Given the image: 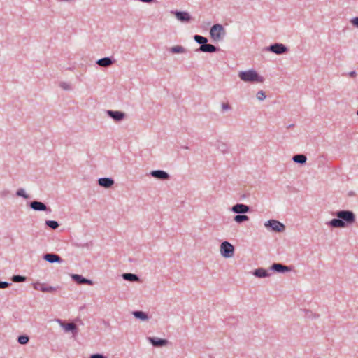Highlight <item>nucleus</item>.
Segmentation results:
<instances>
[{
    "label": "nucleus",
    "instance_id": "obj_16",
    "mask_svg": "<svg viewBox=\"0 0 358 358\" xmlns=\"http://www.w3.org/2000/svg\"><path fill=\"white\" fill-rule=\"evenodd\" d=\"M58 323H59L60 326L64 329L66 332H72L73 334H77L78 327L75 324L68 323L65 324L60 319H57L56 320Z\"/></svg>",
    "mask_w": 358,
    "mask_h": 358
},
{
    "label": "nucleus",
    "instance_id": "obj_36",
    "mask_svg": "<svg viewBox=\"0 0 358 358\" xmlns=\"http://www.w3.org/2000/svg\"><path fill=\"white\" fill-rule=\"evenodd\" d=\"M306 317H309V318L316 319V318L319 317V315L318 314H315V313H313L312 312L308 311L307 313V314H306Z\"/></svg>",
    "mask_w": 358,
    "mask_h": 358
},
{
    "label": "nucleus",
    "instance_id": "obj_6",
    "mask_svg": "<svg viewBox=\"0 0 358 358\" xmlns=\"http://www.w3.org/2000/svg\"><path fill=\"white\" fill-rule=\"evenodd\" d=\"M265 50L273 52L276 55H282L287 53L289 49L282 43H275L265 48Z\"/></svg>",
    "mask_w": 358,
    "mask_h": 358
},
{
    "label": "nucleus",
    "instance_id": "obj_24",
    "mask_svg": "<svg viewBox=\"0 0 358 358\" xmlns=\"http://www.w3.org/2000/svg\"><path fill=\"white\" fill-rule=\"evenodd\" d=\"M122 277L124 280L127 281L136 282L139 280V277L134 273H124L122 275Z\"/></svg>",
    "mask_w": 358,
    "mask_h": 358
},
{
    "label": "nucleus",
    "instance_id": "obj_22",
    "mask_svg": "<svg viewBox=\"0 0 358 358\" xmlns=\"http://www.w3.org/2000/svg\"><path fill=\"white\" fill-rule=\"evenodd\" d=\"M132 315L136 319L141 321H146L149 318L148 313L142 310H134L132 312Z\"/></svg>",
    "mask_w": 358,
    "mask_h": 358
},
{
    "label": "nucleus",
    "instance_id": "obj_20",
    "mask_svg": "<svg viewBox=\"0 0 358 358\" xmlns=\"http://www.w3.org/2000/svg\"><path fill=\"white\" fill-rule=\"evenodd\" d=\"M115 60L111 57H106L98 59L96 63L102 67H108L114 64Z\"/></svg>",
    "mask_w": 358,
    "mask_h": 358
},
{
    "label": "nucleus",
    "instance_id": "obj_15",
    "mask_svg": "<svg viewBox=\"0 0 358 358\" xmlns=\"http://www.w3.org/2000/svg\"><path fill=\"white\" fill-rule=\"evenodd\" d=\"M34 288L36 290H39L42 292H54L57 290V288L52 286L47 285L44 283L36 282L33 285Z\"/></svg>",
    "mask_w": 358,
    "mask_h": 358
},
{
    "label": "nucleus",
    "instance_id": "obj_12",
    "mask_svg": "<svg viewBox=\"0 0 358 358\" xmlns=\"http://www.w3.org/2000/svg\"><path fill=\"white\" fill-rule=\"evenodd\" d=\"M43 259L51 264H62L64 262L63 259L59 255L55 253H46L43 256Z\"/></svg>",
    "mask_w": 358,
    "mask_h": 358
},
{
    "label": "nucleus",
    "instance_id": "obj_14",
    "mask_svg": "<svg viewBox=\"0 0 358 358\" xmlns=\"http://www.w3.org/2000/svg\"><path fill=\"white\" fill-rule=\"evenodd\" d=\"M270 269L274 272L280 273H284L285 272H289L292 271V268L288 266H285L284 264H280V263H274L273 264Z\"/></svg>",
    "mask_w": 358,
    "mask_h": 358
},
{
    "label": "nucleus",
    "instance_id": "obj_18",
    "mask_svg": "<svg viewBox=\"0 0 358 358\" xmlns=\"http://www.w3.org/2000/svg\"><path fill=\"white\" fill-rule=\"evenodd\" d=\"M218 50H219V48H217L212 44H208V43H206L203 45H200V47L196 51L213 53V52H216Z\"/></svg>",
    "mask_w": 358,
    "mask_h": 358
},
{
    "label": "nucleus",
    "instance_id": "obj_5",
    "mask_svg": "<svg viewBox=\"0 0 358 358\" xmlns=\"http://www.w3.org/2000/svg\"><path fill=\"white\" fill-rule=\"evenodd\" d=\"M234 247L229 242L225 241L220 245V254L224 258H230L234 254Z\"/></svg>",
    "mask_w": 358,
    "mask_h": 358
},
{
    "label": "nucleus",
    "instance_id": "obj_3",
    "mask_svg": "<svg viewBox=\"0 0 358 358\" xmlns=\"http://www.w3.org/2000/svg\"><path fill=\"white\" fill-rule=\"evenodd\" d=\"M225 31L224 27L220 24L213 25L210 29V37L215 41L222 40Z\"/></svg>",
    "mask_w": 358,
    "mask_h": 358
},
{
    "label": "nucleus",
    "instance_id": "obj_38",
    "mask_svg": "<svg viewBox=\"0 0 358 358\" xmlns=\"http://www.w3.org/2000/svg\"><path fill=\"white\" fill-rule=\"evenodd\" d=\"M350 22L354 27L358 28V17H355L351 19Z\"/></svg>",
    "mask_w": 358,
    "mask_h": 358
},
{
    "label": "nucleus",
    "instance_id": "obj_27",
    "mask_svg": "<svg viewBox=\"0 0 358 358\" xmlns=\"http://www.w3.org/2000/svg\"><path fill=\"white\" fill-rule=\"evenodd\" d=\"M194 39L197 43L200 44L201 45H205L208 41L206 37L198 34L194 36Z\"/></svg>",
    "mask_w": 358,
    "mask_h": 358
},
{
    "label": "nucleus",
    "instance_id": "obj_30",
    "mask_svg": "<svg viewBox=\"0 0 358 358\" xmlns=\"http://www.w3.org/2000/svg\"><path fill=\"white\" fill-rule=\"evenodd\" d=\"M27 278L20 275H14L11 278V280L14 282H22L26 281Z\"/></svg>",
    "mask_w": 358,
    "mask_h": 358
},
{
    "label": "nucleus",
    "instance_id": "obj_19",
    "mask_svg": "<svg viewBox=\"0 0 358 358\" xmlns=\"http://www.w3.org/2000/svg\"><path fill=\"white\" fill-rule=\"evenodd\" d=\"M115 183L114 180L112 178H101L98 179V184L99 186L104 188H110Z\"/></svg>",
    "mask_w": 358,
    "mask_h": 358
},
{
    "label": "nucleus",
    "instance_id": "obj_10",
    "mask_svg": "<svg viewBox=\"0 0 358 358\" xmlns=\"http://www.w3.org/2000/svg\"><path fill=\"white\" fill-rule=\"evenodd\" d=\"M150 175L160 180H167L171 178L170 175L164 170H153L150 172Z\"/></svg>",
    "mask_w": 358,
    "mask_h": 358
},
{
    "label": "nucleus",
    "instance_id": "obj_28",
    "mask_svg": "<svg viewBox=\"0 0 358 358\" xmlns=\"http://www.w3.org/2000/svg\"><path fill=\"white\" fill-rule=\"evenodd\" d=\"M17 341L21 345H26L29 341V336L26 334L20 335Z\"/></svg>",
    "mask_w": 358,
    "mask_h": 358
},
{
    "label": "nucleus",
    "instance_id": "obj_29",
    "mask_svg": "<svg viewBox=\"0 0 358 358\" xmlns=\"http://www.w3.org/2000/svg\"><path fill=\"white\" fill-rule=\"evenodd\" d=\"M45 225L54 230L57 229L59 226L58 222L55 220H46Z\"/></svg>",
    "mask_w": 358,
    "mask_h": 358
},
{
    "label": "nucleus",
    "instance_id": "obj_21",
    "mask_svg": "<svg viewBox=\"0 0 358 358\" xmlns=\"http://www.w3.org/2000/svg\"><path fill=\"white\" fill-rule=\"evenodd\" d=\"M252 274L258 278H266L271 275V273L266 269L263 268H258L255 269L252 271Z\"/></svg>",
    "mask_w": 358,
    "mask_h": 358
},
{
    "label": "nucleus",
    "instance_id": "obj_25",
    "mask_svg": "<svg viewBox=\"0 0 358 358\" xmlns=\"http://www.w3.org/2000/svg\"><path fill=\"white\" fill-rule=\"evenodd\" d=\"M169 51L173 54L186 53L187 50L182 45H176L170 48Z\"/></svg>",
    "mask_w": 358,
    "mask_h": 358
},
{
    "label": "nucleus",
    "instance_id": "obj_11",
    "mask_svg": "<svg viewBox=\"0 0 358 358\" xmlns=\"http://www.w3.org/2000/svg\"><path fill=\"white\" fill-rule=\"evenodd\" d=\"M71 278L72 280H73L78 285H92L94 284L92 280L85 278V277L79 274H71Z\"/></svg>",
    "mask_w": 358,
    "mask_h": 358
},
{
    "label": "nucleus",
    "instance_id": "obj_31",
    "mask_svg": "<svg viewBox=\"0 0 358 358\" xmlns=\"http://www.w3.org/2000/svg\"><path fill=\"white\" fill-rule=\"evenodd\" d=\"M16 195L17 196H20V197H22L24 199H29V195H28L26 192H25V190L22 188H20L17 190L16 192Z\"/></svg>",
    "mask_w": 358,
    "mask_h": 358
},
{
    "label": "nucleus",
    "instance_id": "obj_41",
    "mask_svg": "<svg viewBox=\"0 0 358 358\" xmlns=\"http://www.w3.org/2000/svg\"><path fill=\"white\" fill-rule=\"evenodd\" d=\"M294 127V124H292L288 125V126H287V128H288V129H289V128H292V127Z\"/></svg>",
    "mask_w": 358,
    "mask_h": 358
},
{
    "label": "nucleus",
    "instance_id": "obj_2",
    "mask_svg": "<svg viewBox=\"0 0 358 358\" xmlns=\"http://www.w3.org/2000/svg\"><path fill=\"white\" fill-rule=\"evenodd\" d=\"M238 77L246 83H263L264 80V78L254 69L240 71Z\"/></svg>",
    "mask_w": 358,
    "mask_h": 358
},
{
    "label": "nucleus",
    "instance_id": "obj_23",
    "mask_svg": "<svg viewBox=\"0 0 358 358\" xmlns=\"http://www.w3.org/2000/svg\"><path fill=\"white\" fill-rule=\"evenodd\" d=\"M292 160L297 164H304L307 161V157L303 154H297L294 155L292 157Z\"/></svg>",
    "mask_w": 358,
    "mask_h": 358
},
{
    "label": "nucleus",
    "instance_id": "obj_43",
    "mask_svg": "<svg viewBox=\"0 0 358 358\" xmlns=\"http://www.w3.org/2000/svg\"><path fill=\"white\" fill-rule=\"evenodd\" d=\"M357 115H358V110L357 111Z\"/></svg>",
    "mask_w": 358,
    "mask_h": 358
},
{
    "label": "nucleus",
    "instance_id": "obj_7",
    "mask_svg": "<svg viewBox=\"0 0 358 358\" xmlns=\"http://www.w3.org/2000/svg\"><path fill=\"white\" fill-rule=\"evenodd\" d=\"M171 13L173 14L178 21L182 23H189L192 20V17L187 11L171 10Z\"/></svg>",
    "mask_w": 358,
    "mask_h": 358
},
{
    "label": "nucleus",
    "instance_id": "obj_40",
    "mask_svg": "<svg viewBox=\"0 0 358 358\" xmlns=\"http://www.w3.org/2000/svg\"><path fill=\"white\" fill-rule=\"evenodd\" d=\"M357 75L356 71H352L349 73V76L352 78L355 77Z\"/></svg>",
    "mask_w": 358,
    "mask_h": 358
},
{
    "label": "nucleus",
    "instance_id": "obj_37",
    "mask_svg": "<svg viewBox=\"0 0 358 358\" xmlns=\"http://www.w3.org/2000/svg\"><path fill=\"white\" fill-rule=\"evenodd\" d=\"M90 358H107L105 355L100 353H95L90 355Z\"/></svg>",
    "mask_w": 358,
    "mask_h": 358
},
{
    "label": "nucleus",
    "instance_id": "obj_1",
    "mask_svg": "<svg viewBox=\"0 0 358 358\" xmlns=\"http://www.w3.org/2000/svg\"><path fill=\"white\" fill-rule=\"evenodd\" d=\"M336 218H333L326 223L332 228H345L355 222V214L348 210H337L332 213Z\"/></svg>",
    "mask_w": 358,
    "mask_h": 358
},
{
    "label": "nucleus",
    "instance_id": "obj_39",
    "mask_svg": "<svg viewBox=\"0 0 358 358\" xmlns=\"http://www.w3.org/2000/svg\"><path fill=\"white\" fill-rule=\"evenodd\" d=\"M222 108L223 110H230L231 109V106L228 103H223L222 104Z\"/></svg>",
    "mask_w": 358,
    "mask_h": 358
},
{
    "label": "nucleus",
    "instance_id": "obj_42",
    "mask_svg": "<svg viewBox=\"0 0 358 358\" xmlns=\"http://www.w3.org/2000/svg\"><path fill=\"white\" fill-rule=\"evenodd\" d=\"M185 149H188L189 148L187 146L184 147Z\"/></svg>",
    "mask_w": 358,
    "mask_h": 358
},
{
    "label": "nucleus",
    "instance_id": "obj_26",
    "mask_svg": "<svg viewBox=\"0 0 358 358\" xmlns=\"http://www.w3.org/2000/svg\"><path fill=\"white\" fill-rule=\"evenodd\" d=\"M234 220L237 223H242L249 220V217L244 214H238L234 217Z\"/></svg>",
    "mask_w": 358,
    "mask_h": 358
},
{
    "label": "nucleus",
    "instance_id": "obj_33",
    "mask_svg": "<svg viewBox=\"0 0 358 358\" xmlns=\"http://www.w3.org/2000/svg\"><path fill=\"white\" fill-rule=\"evenodd\" d=\"M59 87L64 90H72L71 85L69 83H66V82H61L59 83Z\"/></svg>",
    "mask_w": 358,
    "mask_h": 358
},
{
    "label": "nucleus",
    "instance_id": "obj_34",
    "mask_svg": "<svg viewBox=\"0 0 358 358\" xmlns=\"http://www.w3.org/2000/svg\"><path fill=\"white\" fill-rule=\"evenodd\" d=\"M256 96L257 99L259 101H264L266 97V94L263 90H259L257 92Z\"/></svg>",
    "mask_w": 358,
    "mask_h": 358
},
{
    "label": "nucleus",
    "instance_id": "obj_35",
    "mask_svg": "<svg viewBox=\"0 0 358 358\" xmlns=\"http://www.w3.org/2000/svg\"><path fill=\"white\" fill-rule=\"evenodd\" d=\"M11 285V283L5 282V281H0V289H6Z\"/></svg>",
    "mask_w": 358,
    "mask_h": 358
},
{
    "label": "nucleus",
    "instance_id": "obj_32",
    "mask_svg": "<svg viewBox=\"0 0 358 358\" xmlns=\"http://www.w3.org/2000/svg\"><path fill=\"white\" fill-rule=\"evenodd\" d=\"M217 148L222 153L227 152V149H228L227 144H225L224 143H219L217 145Z\"/></svg>",
    "mask_w": 358,
    "mask_h": 358
},
{
    "label": "nucleus",
    "instance_id": "obj_9",
    "mask_svg": "<svg viewBox=\"0 0 358 358\" xmlns=\"http://www.w3.org/2000/svg\"><path fill=\"white\" fill-rule=\"evenodd\" d=\"M106 114L108 117L117 122L122 121L126 117L125 113L120 110H106Z\"/></svg>",
    "mask_w": 358,
    "mask_h": 358
},
{
    "label": "nucleus",
    "instance_id": "obj_17",
    "mask_svg": "<svg viewBox=\"0 0 358 358\" xmlns=\"http://www.w3.org/2000/svg\"><path fill=\"white\" fill-rule=\"evenodd\" d=\"M148 340L154 347L157 348L165 346L169 343L167 339L157 337H148Z\"/></svg>",
    "mask_w": 358,
    "mask_h": 358
},
{
    "label": "nucleus",
    "instance_id": "obj_13",
    "mask_svg": "<svg viewBox=\"0 0 358 358\" xmlns=\"http://www.w3.org/2000/svg\"><path fill=\"white\" fill-rule=\"evenodd\" d=\"M231 211L236 214H245L250 211V207L243 203H236L232 206Z\"/></svg>",
    "mask_w": 358,
    "mask_h": 358
},
{
    "label": "nucleus",
    "instance_id": "obj_4",
    "mask_svg": "<svg viewBox=\"0 0 358 358\" xmlns=\"http://www.w3.org/2000/svg\"><path fill=\"white\" fill-rule=\"evenodd\" d=\"M264 226L268 229L275 232H282L285 229L284 224L277 220H269L264 223Z\"/></svg>",
    "mask_w": 358,
    "mask_h": 358
},
{
    "label": "nucleus",
    "instance_id": "obj_8",
    "mask_svg": "<svg viewBox=\"0 0 358 358\" xmlns=\"http://www.w3.org/2000/svg\"><path fill=\"white\" fill-rule=\"evenodd\" d=\"M28 205L30 207V208L35 211H47L48 213L51 212V209L48 206H47L45 203L39 201L34 200L30 201L28 203Z\"/></svg>",
    "mask_w": 358,
    "mask_h": 358
}]
</instances>
